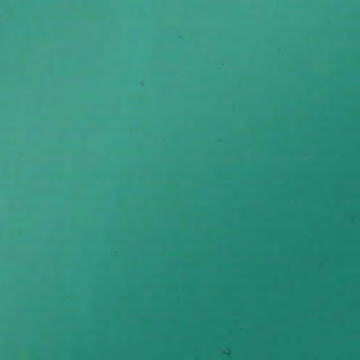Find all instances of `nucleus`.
Segmentation results:
<instances>
[{
  "mask_svg": "<svg viewBox=\"0 0 360 360\" xmlns=\"http://www.w3.org/2000/svg\"><path fill=\"white\" fill-rule=\"evenodd\" d=\"M333 141L336 145L341 146L345 143V139L342 136H339L334 139Z\"/></svg>",
  "mask_w": 360,
  "mask_h": 360,
  "instance_id": "1",
  "label": "nucleus"
}]
</instances>
